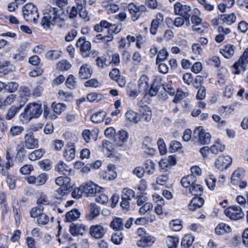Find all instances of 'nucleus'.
I'll return each instance as SVG.
<instances>
[{"mask_svg": "<svg viewBox=\"0 0 248 248\" xmlns=\"http://www.w3.org/2000/svg\"><path fill=\"white\" fill-rule=\"evenodd\" d=\"M68 176L59 177L55 179V182L56 185L70 191L72 187V184L71 179Z\"/></svg>", "mask_w": 248, "mask_h": 248, "instance_id": "obj_20", "label": "nucleus"}, {"mask_svg": "<svg viewBox=\"0 0 248 248\" xmlns=\"http://www.w3.org/2000/svg\"><path fill=\"white\" fill-rule=\"evenodd\" d=\"M174 13L175 15H179L181 16L189 18V13L191 8L189 6L183 5L180 2H176L174 5Z\"/></svg>", "mask_w": 248, "mask_h": 248, "instance_id": "obj_13", "label": "nucleus"}, {"mask_svg": "<svg viewBox=\"0 0 248 248\" xmlns=\"http://www.w3.org/2000/svg\"><path fill=\"white\" fill-rule=\"evenodd\" d=\"M226 216L232 220H238L244 217V213L240 206H231L224 210Z\"/></svg>", "mask_w": 248, "mask_h": 248, "instance_id": "obj_5", "label": "nucleus"}, {"mask_svg": "<svg viewBox=\"0 0 248 248\" xmlns=\"http://www.w3.org/2000/svg\"><path fill=\"white\" fill-rule=\"evenodd\" d=\"M246 64H248V48L244 51L238 61L233 65V67L235 69L233 73L235 74H239L240 72V69L245 70Z\"/></svg>", "mask_w": 248, "mask_h": 248, "instance_id": "obj_9", "label": "nucleus"}, {"mask_svg": "<svg viewBox=\"0 0 248 248\" xmlns=\"http://www.w3.org/2000/svg\"><path fill=\"white\" fill-rule=\"evenodd\" d=\"M168 56V53L166 49L163 48L160 50L157 54L156 59V63H159L165 60L167 57Z\"/></svg>", "mask_w": 248, "mask_h": 248, "instance_id": "obj_54", "label": "nucleus"}, {"mask_svg": "<svg viewBox=\"0 0 248 248\" xmlns=\"http://www.w3.org/2000/svg\"><path fill=\"white\" fill-rule=\"evenodd\" d=\"M60 53L61 52L57 50H50L46 53V57L49 60H54L60 58Z\"/></svg>", "mask_w": 248, "mask_h": 248, "instance_id": "obj_52", "label": "nucleus"}, {"mask_svg": "<svg viewBox=\"0 0 248 248\" xmlns=\"http://www.w3.org/2000/svg\"><path fill=\"white\" fill-rule=\"evenodd\" d=\"M53 112L57 116L60 114L62 111L65 110L66 105L63 103H53L52 105Z\"/></svg>", "mask_w": 248, "mask_h": 248, "instance_id": "obj_46", "label": "nucleus"}, {"mask_svg": "<svg viewBox=\"0 0 248 248\" xmlns=\"http://www.w3.org/2000/svg\"><path fill=\"white\" fill-rule=\"evenodd\" d=\"M110 226L113 229L117 231L122 230L124 228L123 219L119 217H115L111 222Z\"/></svg>", "mask_w": 248, "mask_h": 248, "instance_id": "obj_38", "label": "nucleus"}, {"mask_svg": "<svg viewBox=\"0 0 248 248\" xmlns=\"http://www.w3.org/2000/svg\"><path fill=\"white\" fill-rule=\"evenodd\" d=\"M149 79L145 75H142L138 81L139 88L142 91H146L149 87Z\"/></svg>", "mask_w": 248, "mask_h": 248, "instance_id": "obj_34", "label": "nucleus"}, {"mask_svg": "<svg viewBox=\"0 0 248 248\" xmlns=\"http://www.w3.org/2000/svg\"><path fill=\"white\" fill-rule=\"evenodd\" d=\"M43 209L44 207L41 205L32 208L30 211L31 217L37 218L42 213V212L43 211Z\"/></svg>", "mask_w": 248, "mask_h": 248, "instance_id": "obj_51", "label": "nucleus"}, {"mask_svg": "<svg viewBox=\"0 0 248 248\" xmlns=\"http://www.w3.org/2000/svg\"><path fill=\"white\" fill-rule=\"evenodd\" d=\"M155 170V164L151 160H147L145 163V172L148 174H152Z\"/></svg>", "mask_w": 248, "mask_h": 248, "instance_id": "obj_44", "label": "nucleus"}, {"mask_svg": "<svg viewBox=\"0 0 248 248\" xmlns=\"http://www.w3.org/2000/svg\"><path fill=\"white\" fill-rule=\"evenodd\" d=\"M135 196V192L132 189L124 188L122 193V198L131 200Z\"/></svg>", "mask_w": 248, "mask_h": 248, "instance_id": "obj_47", "label": "nucleus"}, {"mask_svg": "<svg viewBox=\"0 0 248 248\" xmlns=\"http://www.w3.org/2000/svg\"><path fill=\"white\" fill-rule=\"evenodd\" d=\"M194 240V237L191 234H186L183 238L181 241L182 248H193L192 246Z\"/></svg>", "mask_w": 248, "mask_h": 248, "instance_id": "obj_30", "label": "nucleus"}, {"mask_svg": "<svg viewBox=\"0 0 248 248\" xmlns=\"http://www.w3.org/2000/svg\"><path fill=\"white\" fill-rule=\"evenodd\" d=\"M22 13L24 18L28 22L36 23L39 13L36 7L30 3L24 5L22 8Z\"/></svg>", "mask_w": 248, "mask_h": 248, "instance_id": "obj_3", "label": "nucleus"}, {"mask_svg": "<svg viewBox=\"0 0 248 248\" xmlns=\"http://www.w3.org/2000/svg\"><path fill=\"white\" fill-rule=\"evenodd\" d=\"M76 46L79 48L80 53L83 57H88L91 49V44L89 41H86L85 37H80L76 43Z\"/></svg>", "mask_w": 248, "mask_h": 248, "instance_id": "obj_8", "label": "nucleus"}, {"mask_svg": "<svg viewBox=\"0 0 248 248\" xmlns=\"http://www.w3.org/2000/svg\"><path fill=\"white\" fill-rule=\"evenodd\" d=\"M187 95V93L183 92L181 89H178L177 91L175 96L174 98L173 102L175 103H177Z\"/></svg>", "mask_w": 248, "mask_h": 248, "instance_id": "obj_59", "label": "nucleus"}, {"mask_svg": "<svg viewBox=\"0 0 248 248\" xmlns=\"http://www.w3.org/2000/svg\"><path fill=\"white\" fill-rule=\"evenodd\" d=\"M107 229L101 224L92 225L89 229L91 236L95 239H101L103 237Z\"/></svg>", "mask_w": 248, "mask_h": 248, "instance_id": "obj_10", "label": "nucleus"}, {"mask_svg": "<svg viewBox=\"0 0 248 248\" xmlns=\"http://www.w3.org/2000/svg\"><path fill=\"white\" fill-rule=\"evenodd\" d=\"M219 19L223 23L231 25L235 22L236 17L235 14L232 13L229 15L224 14L221 15Z\"/></svg>", "mask_w": 248, "mask_h": 248, "instance_id": "obj_31", "label": "nucleus"}, {"mask_svg": "<svg viewBox=\"0 0 248 248\" xmlns=\"http://www.w3.org/2000/svg\"><path fill=\"white\" fill-rule=\"evenodd\" d=\"M235 47L231 44L223 46L220 49V52L226 58L230 59L234 54Z\"/></svg>", "mask_w": 248, "mask_h": 248, "instance_id": "obj_24", "label": "nucleus"}, {"mask_svg": "<svg viewBox=\"0 0 248 248\" xmlns=\"http://www.w3.org/2000/svg\"><path fill=\"white\" fill-rule=\"evenodd\" d=\"M47 175L46 173H43L35 177V185L40 186L44 184L47 179Z\"/></svg>", "mask_w": 248, "mask_h": 248, "instance_id": "obj_56", "label": "nucleus"}, {"mask_svg": "<svg viewBox=\"0 0 248 248\" xmlns=\"http://www.w3.org/2000/svg\"><path fill=\"white\" fill-rule=\"evenodd\" d=\"M100 176L105 180H113L117 177V173L114 170L113 165H109L107 171H103L100 173Z\"/></svg>", "mask_w": 248, "mask_h": 248, "instance_id": "obj_18", "label": "nucleus"}, {"mask_svg": "<svg viewBox=\"0 0 248 248\" xmlns=\"http://www.w3.org/2000/svg\"><path fill=\"white\" fill-rule=\"evenodd\" d=\"M76 146L74 142H68L65 147L63 153V156L64 158L68 161H71L75 157Z\"/></svg>", "mask_w": 248, "mask_h": 248, "instance_id": "obj_14", "label": "nucleus"}, {"mask_svg": "<svg viewBox=\"0 0 248 248\" xmlns=\"http://www.w3.org/2000/svg\"><path fill=\"white\" fill-rule=\"evenodd\" d=\"M69 191L60 186L54 193V197L57 199H61L64 196L67 195Z\"/></svg>", "mask_w": 248, "mask_h": 248, "instance_id": "obj_50", "label": "nucleus"}, {"mask_svg": "<svg viewBox=\"0 0 248 248\" xmlns=\"http://www.w3.org/2000/svg\"><path fill=\"white\" fill-rule=\"evenodd\" d=\"M106 114V113L104 111H99L97 112L91 116V120L94 123H101L103 121Z\"/></svg>", "mask_w": 248, "mask_h": 248, "instance_id": "obj_40", "label": "nucleus"}, {"mask_svg": "<svg viewBox=\"0 0 248 248\" xmlns=\"http://www.w3.org/2000/svg\"><path fill=\"white\" fill-rule=\"evenodd\" d=\"M24 130L21 126H12L10 130V133L12 136H16L21 134Z\"/></svg>", "mask_w": 248, "mask_h": 248, "instance_id": "obj_58", "label": "nucleus"}, {"mask_svg": "<svg viewBox=\"0 0 248 248\" xmlns=\"http://www.w3.org/2000/svg\"><path fill=\"white\" fill-rule=\"evenodd\" d=\"M185 23H186V25L187 27L190 26V23L188 16H186V17L181 16L175 18L173 22V24L177 27H180L184 25Z\"/></svg>", "mask_w": 248, "mask_h": 248, "instance_id": "obj_36", "label": "nucleus"}, {"mask_svg": "<svg viewBox=\"0 0 248 248\" xmlns=\"http://www.w3.org/2000/svg\"><path fill=\"white\" fill-rule=\"evenodd\" d=\"M19 118L20 121L23 123L27 122L31 119H32L26 107L25 108L24 112L20 114Z\"/></svg>", "mask_w": 248, "mask_h": 248, "instance_id": "obj_55", "label": "nucleus"}, {"mask_svg": "<svg viewBox=\"0 0 248 248\" xmlns=\"http://www.w3.org/2000/svg\"><path fill=\"white\" fill-rule=\"evenodd\" d=\"M93 70L91 67L87 63L83 64L80 68L78 75L81 79L90 78L92 74Z\"/></svg>", "mask_w": 248, "mask_h": 248, "instance_id": "obj_22", "label": "nucleus"}, {"mask_svg": "<svg viewBox=\"0 0 248 248\" xmlns=\"http://www.w3.org/2000/svg\"><path fill=\"white\" fill-rule=\"evenodd\" d=\"M160 87V83L157 80H155L151 85L149 90L148 93L151 96H155Z\"/></svg>", "mask_w": 248, "mask_h": 248, "instance_id": "obj_43", "label": "nucleus"}, {"mask_svg": "<svg viewBox=\"0 0 248 248\" xmlns=\"http://www.w3.org/2000/svg\"><path fill=\"white\" fill-rule=\"evenodd\" d=\"M79 216L80 212L78 209H72L66 214L65 221L71 222L78 219L79 217Z\"/></svg>", "mask_w": 248, "mask_h": 248, "instance_id": "obj_28", "label": "nucleus"}, {"mask_svg": "<svg viewBox=\"0 0 248 248\" xmlns=\"http://www.w3.org/2000/svg\"><path fill=\"white\" fill-rule=\"evenodd\" d=\"M94 30L98 32L106 31L117 33L120 31L121 28L118 29V27H116L115 24L109 23L106 20H102L99 24H96L94 26Z\"/></svg>", "mask_w": 248, "mask_h": 248, "instance_id": "obj_6", "label": "nucleus"}, {"mask_svg": "<svg viewBox=\"0 0 248 248\" xmlns=\"http://www.w3.org/2000/svg\"><path fill=\"white\" fill-rule=\"evenodd\" d=\"M206 182L208 187L210 189H214L216 183V179L213 175H210L209 177L206 180Z\"/></svg>", "mask_w": 248, "mask_h": 248, "instance_id": "obj_64", "label": "nucleus"}, {"mask_svg": "<svg viewBox=\"0 0 248 248\" xmlns=\"http://www.w3.org/2000/svg\"><path fill=\"white\" fill-rule=\"evenodd\" d=\"M24 146L29 149H34L38 145V140L34 138L32 132H30L25 135Z\"/></svg>", "mask_w": 248, "mask_h": 248, "instance_id": "obj_16", "label": "nucleus"}, {"mask_svg": "<svg viewBox=\"0 0 248 248\" xmlns=\"http://www.w3.org/2000/svg\"><path fill=\"white\" fill-rule=\"evenodd\" d=\"M100 214L99 209L98 207L94 203L90 204V213L88 216V218L89 220H92L94 219Z\"/></svg>", "mask_w": 248, "mask_h": 248, "instance_id": "obj_35", "label": "nucleus"}, {"mask_svg": "<svg viewBox=\"0 0 248 248\" xmlns=\"http://www.w3.org/2000/svg\"><path fill=\"white\" fill-rule=\"evenodd\" d=\"M166 244L169 248H176L179 242L177 237L169 236L166 238Z\"/></svg>", "mask_w": 248, "mask_h": 248, "instance_id": "obj_45", "label": "nucleus"}, {"mask_svg": "<svg viewBox=\"0 0 248 248\" xmlns=\"http://www.w3.org/2000/svg\"><path fill=\"white\" fill-rule=\"evenodd\" d=\"M139 111L140 112V119H142L146 122H149L151 119L152 111L147 106L140 107Z\"/></svg>", "mask_w": 248, "mask_h": 248, "instance_id": "obj_26", "label": "nucleus"}, {"mask_svg": "<svg viewBox=\"0 0 248 248\" xmlns=\"http://www.w3.org/2000/svg\"><path fill=\"white\" fill-rule=\"evenodd\" d=\"M128 10L131 14V19L133 21L137 20L141 16L143 12L146 10L144 5L137 6L134 3H130L127 6Z\"/></svg>", "mask_w": 248, "mask_h": 248, "instance_id": "obj_7", "label": "nucleus"}, {"mask_svg": "<svg viewBox=\"0 0 248 248\" xmlns=\"http://www.w3.org/2000/svg\"><path fill=\"white\" fill-rule=\"evenodd\" d=\"M155 240V238L151 235H145L141 237L140 240L137 242L138 246L140 247H145L152 246Z\"/></svg>", "mask_w": 248, "mask_h": 248, "instance_id": "obj_23", "label": "nucleus"}, {"mask_svg": "<svg viewBox=\"0 0 248 248\" xmlns=\"http://www.w3.org/2000/svg\"><path fill=\"white\" fill-rule=\"evenodd\" d=\"M141 91L139 88L137 89L136 86L132 84H129L126 88V93L130 97H136Z\"/></svg>", "mask_w": 248, "mask_h": 248, "instance_id": "obj_41", "label": "nucleus"}, {"mask_svg": "<svg viewBox=\"0 0 248 248\" xmlns=\"http://www.w3.org/2000/svg\"><path fill=\"white\" fill-rule=\"evenodd\" d=\"M128 137V133L126 131L120 130L116 135L114 141L118 146H122L127 141Z\"/></svg>", "mask_w": 248, "mask_h": 248, "instance_id": "obj_21", "label": "nucleus"}, {"mask_svg": "<svg viewBox=\"0 0 248 248\" xmlns=\"http://www.w3.org/2000/svg\"><path fill=\"white\" fill-rule=\"evenodd\" d=\"M18 87V84L15 82H9L7 83H4V89L9 93H14Z\"/></svg>", "mask_w": 248, "mask_h": 248, "instance_id": "obj_49", "label": "nucleus"}, {"mask_svg": "<svg viewBox=\"0 0 248 248\" xmlns=\"http://www.w3.org/2000/svg\"><path fill=\"white\" fill-rule=\"evenodd\" d=\"M108 33V35H103L102 34H99L96 36V40H101L102 42L107 43L111 41L113 39V33L114 32H111V31H107Z\"/></svg>", "mask_w": 248, "mask_h": 248, "instance_id": "obj_42", "label": "nucleus"}, {"mask_svg": "<svg viewBox=\"0 0 248 248\" xmlns=\"http://www.w3.org/2000/svg\"><path fill=\"white\" fill-rule=\"evenodd\" d=\"M127 121L134 124H137L140 121V117L138 114L132 110H128L125 113Z\"/></svg>", "mask_w": 248, "mask_h": 248, "instance_id": "obj_32", "label": "nucleus"}, {"mask_svg": "<svg viewBox=\"0 0 248 248\" xmlns=\"http://www.w3.org/2000/svg\"><path fill=\"white\" fill-rule=\"evenodd\" d=\"M81 188L83 190L84 194L87 196H93L99 193L101 189H104L93 182H89L84 185H82Z\"/></svg>", "mask_w": 248, "mask_h": 248, "instance_id": "obj_11", "label": "nucleus"}, {"mask_svg": "<svg viewBox=\"0 0 248 248\" xmlns=\"http://www.w3.org/2000/svg\"><path fill=\"white\" fill-rule=\"evenodd\" d=\"M103 95L101 93H91L87 96V99L91 102H98L102 99Z\"/></svg>", "mask_w": 248, "mask_h": 248, "instance_id": "obj_48", "label": "nucleus"}, {"mask_svg": "<svg viewBox=\"0 0 248 248\" xmlns=\"http://www.w3.org/2000/svg\"><path fill=\"white\" fill-rule=\"evenodd\" d=\"M231 231V227L228 225L223 223L218 224L215 228V232L218 235H223Z\"/></svg>", "mask_w": 248, "mask_h": 248, "instance_id": "obj_33", "label": "nucleus"}, {"mask_svg": "<svg viewBox=\"0 0 248 248\" xmlns=\"http://www.w3.org/2000/svg\"><path fill=\"white\" fill-rule=\"evenodd\" d=\"M225 146L224 145H221L218 143L212 145L210 150L212 153L217 154L219 152H222L225 150Z\"/></svg>", "mask_w": 248, "mask_h": 248, "instance_id": "obj_57", "label": "nucleus"}, {"mask_svg": "<svg viewBox=\"0 0 248 248\" xmlns=\"http://www.w3.org/2000/svg\"><path fill=\"white\" fill-rule=\"evenodd\" d=\"M211 135L206 132L202 126L197 127L194 131L192 140L200 144H208L210 142Z\"/></svg>", "mask_w": 248, "mask_h": 248, "instance_id": "obj_4", "label": "nucleus"}, {"mask_svg": "<svg viewBox=\"0 0 248 248\" xmlns=\"http://www.w3.org/2000/svg\"><path fill=\"white\" fill-rule=\"evenodd\" d=\"M95 61L97 66L100 69H103L105 66H107L110 64V56L98 57Z\"/></svg>", "mask_w": 248, "mask_h": 248, "instance_id": "obj_29", "label": "nucleus"}, {"mask_svg": "<svg viewBox=\"0 0 248 248\" xmlns=\"http://www.w3.org/2000/svg\"><path fill=\"white\" fill-rule=\"evenodd\" d=\"M204 203V200L200 197H195L190 201L188 204L190 210L194 211L201 207Z\"/></svg>", "mask_w": 248, "mask_h": 248, "instance_id": "obj_25", "label": "nucleus"}, {"mask_svg": "<svg viewBox=\"0 0 248 248\" xmlns=\"http://www.w3.org/2000/svg\"><path fill=\"white\" fill-rule=\"evenodd\" d=\"M25 103L23 104H20L19 106H12L8 111L5 118L7 120H10L14 117L16 114L23 107Z\"/></svg>", "mask_w": 248, "mask_h": 248, "instance_id": "obj_37", "label": "nucleus"}, {"mask_svg": "<svg viewBox=\"0 0 248 248\" xmlns=\"http://www.w3.org/2000/svg\"><path fill=\"white\" fill-rule=\"evenodd\" d=\"M45 151L43 149L35 150L29 155V159L31 161H36L40 159L45 154Z\"/></svg>", "mask_w": 248, "mask_h": 248, "instance_id": "obj_39", "label": "nucleus"}, {"mask_svg": "<svg viewBox=\"0 0 248 248\" xmlns=\"http://www.w3.org/2000/svg\"><path fill=\"white\" fill-rule=\"evenodd\" d=\"M196 177L193 174H189L184 177L181 181L182 185L186 188H189V191L195 197H200L203 192V187L200 185L196 183Z\"/></svg>", "mask_w": 248, "mask_h": 248, "instance_id": "obj_2", "label": "nucleus"}, {"mask_svg": "<svg viewBox=\"0 0 248 248\" xmlns=\"http://www.w3.org/2000/svg\"><path fill=\"white\" fill-rule=\"evenodd\" d=\"M49 220V217L46 214L42 213L38 217H37V223L41 225H46V224Z\"/></svg>", "mask_w": 248, "mask_h": 248, "instance_id": "obj_62", "label": "nucleus"}, {"mask_svg": "<svg viewBox=\"0 0 248 248\" xmlns=\"http://www.w3.org/2000/svg\"><path fill=\"white\" fill-rule=\"evenodd\" d=\"M244 176V171L242 169H237L232 173L231 177V183L233 185H238Z\"/></svg>", "mask_w": 248, "mask_h": 248, "instance_id": "obj_27", "label": "nucleus"}, {"mask_svg": "<svg viewBox=\"0 0 248 248\" xmlns=\"http://www.w3.org/2000/svg\"><path fill=\"white\" fill-rule=\"evenodd\" d=\"M66 86L71 89H74L76 88V82L75 78L73 75H70L65 82Z\"/></svg>", "mask_w": 248, "mask_h": 248, "instance_id": "obj_60", "label": "nucleus"}, {"mask_svg": "<svg viewBox=\"0 0 248 248\" xmlns=\"http://www.w3.org/2000/svg\"><path fill=\"white\" fill-rule=\"evenodd\" d=\"M232 162V158L229 155H220L216 159L215 165L219 170L226 169Z\"/></svg>", "mask_w": 248, "mask_h": 248, "instance_id": "obj_12", "label": "nucleus"}, {"mask_svg": "<svg viewBox=\"0 0 248 248\" xmlns=\"http://www.w3.org/2000/svg\"><path fill=\"white\" fill-rule=\"evenodd\" d=\"M32 118H38L42 113V104L39 103H29L27 106Z\"/></svg>", "mask_w": 248, "mask_h": 248, "instance_id": "obj_15", "label": "nucleus"}, {"mask_svg": "<svg viewBox=\"0 0 248 248\" xmlns=\"http://www.w3.org/2000/svg\"><path fill=\"white\" fill-rule=\"evenodd\" d=\"M169 225L170 228L174 231H179L182 228L181 221L178 219L171 221Z\"/></svg>", "mask_w": 248, "mask_h": 248, "instance_id": "obj_53", "label": "nucleus"}, {"mask_svg": "<svg viewBox=\"0 0 248 248\" xmlns=\"http://www.w3.org/2000/svg\"><path fill=\"white\" fill-rule=\"evenodd\" d=\"M87 227L82 224L72 223L70 226V232L73 236L83 235Z\"/></svg>", "mask_w": 248, "mask_h": 248, "instance_id": "obj_17", "label": "nucleus"}, {"mask_svg": "<svg viewBox=\"0 0 248 248\" xmlns=\"http://www.w3.org/2000/svg\"><path fill=\"white\" fill-rule=\"evenodd\" d=\"M157 143L160 154L162 155H165L167 153V148L164 140L162 139H159Z\"/></svg>", "mask_w": 248, "mask_h": 248, "instance_id": "obj_61", "label": "nucleus"}, {"mask_svg": "<svg viewBox=\"0 0 248 248\" xmlns=\"http://www.w3.org/2000/svg\"><path fill=\"white\" fill-rule=\"evenodd\" d=\"M63 20V11L62 9L49 7L45 10L41 24L44 28H49L50 25H55Z\"/></svg>", "mask_w": 248, "mask_h": 248, "instance_id": "obj_1", "label": "nucleus"}, {"mask_svg": "<svg viewBox=\"0 0 248 248\" xmlns=\"http://www.w3.org/2000/svg\"><path fill=\"white\" fill-rule=\"evenodd\" d=\"M55 170L59 173L63 174L65 176H69L72 173L71 167L62 161H60L58 163L55 167Z\"/></svg>", "mask_w": 248, "mask_h": 248, "instance_id": "obj_19", "label": "nucleus"}, {"mask_svg": "<svg viewBox=\"0 0 248 248\" xmlns=\"http://www.w3.org/2000/svg\"><path fill=\"white\" fill-rule=\"evenodd\" d=\"M181 148L182 144L180 142L176 140H173L170 143L169 149L171 152L173 153L177 151L179 149Z\"/></svg>", "mask_w": 248, "mask_h": 248, "instance_id": "obj_63", "label": "nucleus"}]
</instances>
